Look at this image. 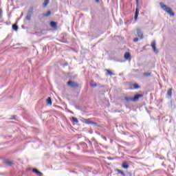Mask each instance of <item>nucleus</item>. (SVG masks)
Instances as JSON below:
<instances>
[{"mask_svg": "<svg viewBox=\"0 0 176 176\" xmlns=\"http://www.w3.org/2000/svg\"><path fill=\"white\" fill-rule=\"evenodd\" d=\"M12 29L14 31H17L19 30V26H17V25H12Z\"/></svg>", "mask_w": 176, "mask_h": 176, "instance_id": "18", "label": "nucleus"}, {"mask_svg": "<svg viewBox=\"0 0 176 176\" xmlns=\"http://www.w3.org/2000/svg\"><path fill=\"white\" fill-rule=\"evenodd\" d=\"M52 14V12L50 11L47 12V13L44 14L43 16L44 17H49Z\"/></svg>", "mask_w": 176, "mask_h": 176, "instance_id": "22", "label": "nucleus"}, {"mask_svg": "<svg viewBox=\"0 0 176 176\" xmlns=\"http://www.w3.org/2000/svg\"><path fill=\"white\" fill-rule=\"evenodd\" d=\"M124 58H126V60H129V58H130V53L126 52L124 54Z\"/></svg>", "mask_w": 176, "mask_h": 176, "instance_id": "14", "label": "nucleus"}, {"mask_svg": "<svg viewBox=\"0 0 176 176\" xmlns=\"http://www.w3.org/2000/svg\"><path fill=\"white\" fill-rule=\"evenodd\" d=\"M124 100H125V101H126V102H130V101H133V98H131V97H124Z\"/></svg>", "mask_w": 176, "mask_h": 176, "instance_id": "12", "label": "nucleus"}, {"mask_svg": "<svg viewBox=\"0 0 176 176\" xmlns=\"http://www.w3.org/2000/svg\"><path fill=\"white\" fill-rule=\"evenodd\" d=\"M117 171L119 174H121L122 176H126V174L123 171H122L120 169H117Z\"/></svg>", "mask_w": 176, "mask_h": 176, "instance_id": "21", "label": "nucleus"}, {"mask_svg": "<svg viewBox=\"0 0 176 176\" xmlns=\"http://www.w3.org/2000/svg\"><path fill=\"white\" fill-rule=\"evenodd\" d=\"M32 16V12H28V14L26 16V20H28V21L31 20Z\"/></svg>", "mask_w": 176, "mask_h": 176, "instance_id": "8", "label": "nucleus"}, {"mask_svg": "<svg viewBox=\"0 0 176 176\" xmlns=\"http://www.w3.org/2000/svg\"><path fill=\"white\" fill-rule=\"evenodd\" d=\"M133 89L137 90V89H140V85H138V84H133Z\"/></svg>", "mask_w": 176, "mask_h": 176, "instance_id": "23", "label": "nucleus"}, {"mask_svg": "<svg viewBox=\"0 0 176 176\" xmlns=\"http://www.w3.org/2000/svg\"><path fill=\"white\" fill-rule=\"evenodd\" d=\"M137 34L140 39H144V32L141 30L137 29Z\"/></svg>", "mask_w": 176, "mask_h": 176, "instance_id": "5", "label": "nucleus"}, {"mask_svg": "<svg viewBox=\"0 0 176 176\" xmlns=\"http://www.w3.org/2000/svg\"><path fill=\"white\" fill-rule=\"evenodd\" d=\"M143 75L144 76H151V73H148V72L144 73Z\"/></svg>", "mask_w": 176, "mask_h": 176, "instance_id": "25", "label": "nucleus"}, {"mask_svg": "<svg viewBox=\"0 0 176 176\" xmlns=\"http://www.w3.org/2000/svg\"><path fill=\"white\" fill-rule=\"evenodd\" d=\"M138 14H140V10H138V8H136L135 12V20L137 21L138 19Z\"/></svg>", "mask_w": 176, "mask_h": 176, "instance_id": "6", "label": "nucleus"}, {"mask_svg": "<svg viewBox=\"0 0 176 176\" xmlns=\"http://www.w3.org/2000/svg\"><path fill=\"white\" fill-rule=\"evenodd\" d=\"M133 41H135V42H138V38H135L134 39H133Z\"/></svg>", "mask_w": 176, "mask_h": 176, "instance_id": "27", "label": "nucleus"}, {"mask_svg": "<svg viewBox=\"0 0 176 176\" xmlns=\"http://www.w3.org/2000/svg\"><path fill=\"white\" fill-rule=\"evenodd\" d=\"M90 86L91 87H97V83L94 82V81H91L90 83Z\"/></svg>", "mask_w": 176, "mask_h": 176, "instance_id": "17", "label": "nucleus"}, {"mask_svg": "<svg viewBox=\"0 0 176 176\" xmlns=\"http://www.w3.org/2000/svg\"><path fill=\"white\" fill-rule=\"evenodd\" d=\"M49 2H50V0H45L43 6H44V8H46V6L49 5Z\"/></svg>", "mask_w": 176, "mask_h": 176, "instance_id": "11", "label": "nucleus"}, {"mask_svg": "<svg viewBox=\"0 0 176 176\" xmlns=\"http://www.w3.org/2000/svg\"><path fill=\"white\" fill-rule=\"evenodd\" d=\"M95 1L98 3V2H100V0H95Z\"/></svg>", "mask_w": 176, "mask_h": 176, "instance_id": "29", "label": "nucleus"}, {"mask_svg": "<svg viewBox=\"0 0 176 176\" xmlns=\"http://www.w3.org/2000/svg\"><path fill=\"white\" fill-rule=\"evenodd\" d=\"M144 97V95L142 94H136L133 98H132V101L133 102H137L140 100V98H142Z\"/></svg>", "mask_w": 176, "mask_h": 176, "instance_id": "3", "label": "nucleus"}, {"mask_svg": "<svg viewBox=\"0 0 176 176\" xmlns=\"http://www.w3.org/2000/svg\"><path fill=\"white\" fill-rule=\"evenodd\" d=\"M122 168L127 169V168H129V165L126 162H124L122 165Z\"/></svg>", "mask_w": 176, "mask_h": 176, "instance_id": "16", "label": "nucleus"}, {"mask_svg": "<svg viewBox=\"0 0 176 176\" xmlns=\"http://www.w3.org/2000/svg\"><path fill=\"white\" fill-rule=\"evenodd\" d=\"M47 104H48V105H52V98L51 97L47 98Z\"/></svg>", "mask_w": 176, "mask_h": 176, "instance_id": "15", "label": "nucleus"}, {"mask_svg": "<svg viewBox=\"0 0 176 176\" xmlns=\"http://www.w3.org/2000/svg\"><path fill=\"white\" fill-rule=\"evenodd\" d=\"M33 173H35L36 174H37L39 176H43V173L40 172L39 170H38V169H36V168L33 169Z\"/></svg>", "mask_w": 176, "mask_h": 176, "instance_id": "7", "label": "nucleus"}, {"mask_svg": "<svg viewBox=\"0 0 176 176\" xmlns=\"http://www.w3.org/2000/svg\"><path fill=\"white\" fill-rule=\"evenodd\" d=\"M135 1H136V6H137V8H138L139 0H135Z\"/></svg>", "mask_w": 176, "mask_h": 176, "instance_id": "26", "label": "nucleus"}, {"mask_svg": "<svg viewBox=\"0 0 176 176\" xmlns=\"http://www.w3.org/2000/svg\"><path fill=\"white\" fill-rule=\"evenodd\" d=\"M50 25L52 27V28H56V27H57V23L54 21H51Z\"/></svg>", "mask_w": 176, "mask_h": 176, "instance_id": "10", "label": "nucleus"}, {"mask_svg": "<svg viewBox=\"0 0 176 176\" xmlns=\"http://www.w3.org/2000/svg\"><path fill=\"white\" fill-rule=\"evenodd\" d=\"M85 123L87 124H93V122H91V121H90V120H87L86 121H85Z\"/></svg>", "mask_w": 176, "mask_h": 176, "instance_id": "24", "label": "nucleus"}, {"mask_svg": "<svg viewBox=\"0 0 176 176\" xmlns=\"http://www.w3.org/2000/svg\"><path fill=\"white\" fill-rule=\"evenodd\" d=\"M167 94L169 97H171V96H173V89L170 88L168 91H167Z\"/></svg>", "mask_w": 176, "mask_h": 176, "instance_id": "9", "label": "nucleus"}, {"mask_svg": "<svg viewBox=\"0 0 176 176\" xmlns=\"http://www.w3.org/2000/svg\"><path fill=\"white\" fill-rule=\"evenodd\" d=\"M107 75H109L110 76H112L113 75H115V74L112 73V72H111V70H107Z\"/></svg>", "mask_w": 176, "mask_h": 176, "instance_id": "19", "label": "nucleus"}, {"mask_svg": "<svg viewBox=\"0 0 176 176\" xmlns=\"http://www.w3.org/2000/svg\"><path fill=\"white\" fill-rule=\"evenodd\" d=\"M4 163L7 165V166H12V163L10 162V160H6L4 161Z\"/></svg>", "mask_w": 176, "mask_h": 176, "instance_id": "13", "label": "nucleus"}, {"mask_svg": "<svg viewBox=\"0 0 176 176\" xmlns=\"http://www.w3.org/2000/svg\"><path fill=\"white\" fill-rule=\"evenodd\" d=\"M72 121L74 122V123H79V120H78V118H75V117H72Z\"/></svg>", "mask_w": 176, "mask_h": 176, "instance_id": "20", "label": "nucleus"}, {"mask_svg": "<svg viewBox=\"0 0 176 176\" xmlns=\"http://www.w3.org/2000/svg\"><path fill=\"white\" fill-rule=\"evenodd\" d=\"M2 17V10L0 9V19Z\"/></svg>", "mask_w": 176, "mask_h": 176, "instance_id": "28", "label": "nucleus"}, {"mask_svg": "<svg viewBox=\"0 0 176 176\" xmlns=\"http://www.w3.org/2000/svg\"><path fill=\"white\" fill-rule=\"evenodd\" d=\"M160 6L161 7V9H162V10H164V12H166L168 14H170V16H174V13L173 12L172 10L167 6L164 5V3H160Z\"/></svg>", "mask_w": 176, "mask_h": 176, "instance_id": "1", "label": "nucleus"}, {"mask_svg": "<svg viewBox=\"0 0 176 176\" xmlns=\"http://www.w3.org/2000/svg\"><path fill=\"white\" fill-rule=\"evenodd\" d=\"M67 86L72 87V89H76V87H79V84L75 81L69 80L67 82Z\"/></svg>", "mask_w": 176, "mask_h": 176, "instance_id": "2", "label": "nucleus"}, {"mask_svg": "<svg viewBox=\"0 0 176 176\" xmlns=\"http://www.w3.org/2000/svg\"><path fill=\"white\" fill-rule=\"evenodd\" d=\"M151 47H152L154 53H155L156 54H157V53H159V50H157V48H156V41H153L151 43Z\"/></svg>", "mask_w": 176, "mask_h": 176, "instance_id": "4", "label": "nucleus"}]
</instances>
